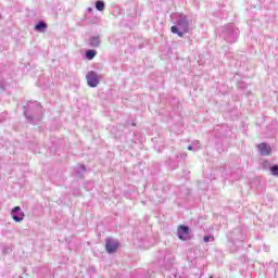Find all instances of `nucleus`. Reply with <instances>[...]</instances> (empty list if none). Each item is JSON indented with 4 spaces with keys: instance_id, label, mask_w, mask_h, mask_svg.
<instances>
[{
    "instance_id": "6e6552de",
    "label": "nucleus",
    "mask_w": 278,
    "mask_h": 278,
    "mask_svg": "<svg viewBox=\"0 0 278 278\" xmlns=\"http://www.w3.org/2000/svg\"><path fill=\"white\" fill-rule=\"evenodd\" d=\"M96 55H97V51L96 50H88L86 52L87 60H94Z\"/></svg>"
},
{
    "instance_id": "39448f33",
    "label": "nucleus",
    "mask_w": 278,
    "mask_h": 278,
    "mask_svg": "<svg viewBox=\"0 0 278 278\" xmlns=\"http://www.w3.org/2000/svg\"><path fill=\"white\" fill-rule=\"evenodd\" d=\"M47 29V24L45 22H39L37 25H35L36 31H45Z\"/></svg>"
},
{
    "instance_id": "f8f14e48",
    "label": "nucleus",
    "mask_w": 278,
    "mask_h": 278,
    "mask_svg": "<svg viewBox=\"0 0 278 278\" xmlns=\"http://www.w3.org/2000/svg\"><path fill=\"white\" fill-rule=\"evenodd\" d=\"M270 172L273 175H277L278 177V165H274L271 168H270Z\"/></svg>"
},
{
    "instance_id": "20e7f679",
    "label": "nucleus",
    "mask_w": 278,
    "mask_h": 278,
    "mask_svg": "<svg viewBox=\"0 0 278 278\" xmlns=\"http://www.w3.org/2000/svg\"><path fill=\"white\" fill-rule=\"evenodd\" d=\"M258 151L261 153V155H270V153H273V149H270V146L266 144L265 142H262L257 146Z\"/></svg>"
},
{
    "instance_id": "1a4fd4ad",
    "label": "nucleus",
    "mask_w": 278,
    "mask_h": 278,
    "mask_svg": "<svg viewBox=\"0 0 278 278\" xmlns=\"http://www.w3.org/2000/svg\"><path fill=\"white\" fill-rule=\"evenodd\" d=\"M13 220L15 223H21L25 218V213H20V215H12Z\"/></svg>"
},
{
    "instance_id": "4468645a",
    "label": "nucleus",
    "mask_w": 278,
    "mask_h": 278,
    "mask_svg": "<svg viewBox=\"0 0 278 278\" xmlns=\"http://www.w3.org/2000/svg\"><path fill=\"white\" fill-rule=\"evenodd\" d=\"M16 212H21V206H15L12 208V214H16Z\"/></svg>"
},
{
    "instance_id": "9d476101",
    "label": "nucleus",
    "mask_w": 278,
    "mask_h": 278,
    "mask_svg": "<svg viewBox=\"0 0 278 278\" xmlns=\"http://www.w3.org/2000/svg\"><path fill=\"white\" fill-rule=\"evenodd\" d=\"M170 31H172V34H177V36H179V38H184V33L179 31V29H177V26H172Z\"/></svg>"
},
{
    "instance_id": "f03ea898",
    "label": "nucleus",
    "mask_w": 278,
    "mask_h": 278,
    "mask_svg": "<svg viewBox=\"0 0 278 278\" xmlns=\"http://www.w3.org/2000/svg\"><path fill=\"white\" fill-rule=\"evenodd\" d=\"M119 243L112 238L106 239L105 249L108 253H116L118 251Z\"/></svg>"
},
{
    "instance_id": "2eb2a0df",
    "label": "nucleus",
    "mask_w": 278,
    "mask_h": 278,
    "mask_svg": "<svg viewBox=\"0 0 278 278\" xmlns=\"http://www.w3.org/2000/svg\"><path fill=\"white\" fill-rule=\"evenodd\" d=\"M188 150H189V151H192V148H191V146H189V147H188Z\"/></svg>"
},
{
    "instance_id": "7ed1b4c3",
    "label": "nucleus",
    "mask_w": 278,
    "mask_h": 278,
    "mask_svg": "<svg viewBox=\"0 0 278 278\" xmlns=\"http://www.w3.org/2000/svg\"><path fill=\"white\" fill-rule=\"evenodd\" d=\"M177 231L179 240H188L190 233V228H188V226L179 225Z\"/></svg>"
},
{
    "instance_id": "423d86ee",
    "label": "nucleus",
    "mask_w": 278,
    "mask_h": 278,
    "mask_svg": "<svg viewBox=\"0 0 278 278\" xmlns=\"http://www.w3.org/2000/svg\"><path fill=\"white\" fill-rule=\"evenodd\" d=\"M179 27H181L182 31H185V34H187L189 26H188V22L187 21H180L178 22Z\"/></svg>"
},
{
    "instance_id": "9b49d317",
    "label": "nucleus",
    "mask_w": 278,
    "mask_h": 278,
    "mask_svg": "<svg viewBox=\"0 0 278 278\" xmlns=\"http://www.w3.org/2000/svg\"><path fill=\"white\" fill-rule=\"evenodd\" d=\"M96 8L97 10H99V12H103V10L105 9V3L103 1H97Z\"/></svg>"
},
{
    "instance_id": "0eeeda50",
    "label": "nucleus",
    "mask_w": 278,
    "mask_h": 278,
    "mask_svg": "<svg viewBox=\"0 0 278 278\" xmlns=\"http://www.w3.org/2000/svg\"><path fill=\"white\" fill-rule=\"evenodd\" d=\"M99 45H101L99 37H91L90 47H99Z\"/></svg>"
},
{
    "instance_id": "ddd939ff",
    "label": "nucleus",
    "mask_w": 278,
    "mask_h": 278,
    "mask_svg": "<svg viewBox=\"0 0 278 278\" xmlns=\"http://www.w3.org/2000/svg\"><path fill=\"white\" fill-rule=\"evenodd\" d=\"M210 240H212V241H214V236H205L204 238H203V241L204 242H210Z\"/></svg>"
},
{
    "instance_id": "f257e3e1",
    "label": "nucleus",
    "mask_w": 278,
    "mask_h": 278,
    "mask_svg": "<svg viewBox=\"0 0 278 278\" xmlns=\"http://www.w3.org/2000/svg\"><path fill=\"white\" fill-rule=\"evenodd\" d=\"M87 84L91 88H97L99 86V76H97V73L89 72L86 76Z\"/></svg>"
}]
</instances>
